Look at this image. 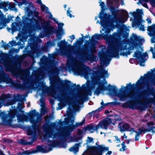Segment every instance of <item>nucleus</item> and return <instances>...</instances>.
<instances>
[{
	"label": "nucleus",
	"instance_id": "56",
	"mask_svg": "<svg viewBox=\"0 0 155 155\" xmlns=\"http://www.w3.org/2000/svg\"><path fill=\"white\" fill-rule=\"evenodd\" d=\"M84 78L86 79H88V76H87V75H85L84 76Z\"/></svg>",
	"mask_w": 155,
	"mask_h": 155
},
{
	"label": "nucleus",
	"instance_id": "43",
	"mask_svg": "<svg viewBox=\"0 0 155 155\" xmlns=\"http://www.w3.org/2000/svg\"><path fill=\"white\" fill-rule=\"evenodd\" d=\"M69 37L71 39V41H72L75 38V37L74 35H72L70 36Z\"/></svg>",
	"mask_w": 155,
	"mask_h": 155
},
{
	"label": "nucleus",
	"instance_id": "45",
	"mask_svg": "<svg viewBox=\"0 0 155 155\" xmlns=\"http://www.w3.org/2000/svg\"><path fill=\"white\" fill-rule=\"evenodd\" d=\"M137 11L138 12L140 13L141 14H142L143 13V11L142 9H137Z\"/></svg>",
	"mask_w": 155,
	"mask_h": 155
},
{
	"label": "nucleus",
	"instance_id": "5",
	"mask_svg": "<svg viewBox=\"0 0 155 155\" xmlns=\"http://www.w3.org/2000/svg\"><path fill=\"white\" fill-rule=\"evenodd\" d=\"M48 142L49 143L46 146L44 145L38 146L36 150L25 151L22 153H18L17 155H30L39 152L47 153L51 150L53 147H57V143L56 142L48 141Z\"/></svg>",
	"mask_w": 155,
	"mask_h": 155
},
{
	"label": "nucleus",
	"instance_id": "28",
	"mask_svg": "<svg viewBox=\"0 0 155 155\" xmlns=\"http://www.w3.org/2000/svg\"><path fill=\"white\" fill-rule=\"evenodd\" d=\"M149 0H139L140 2L142 4V5L144 7L147 8L148 6L146 3Z\"/></svg>",
	"mask_w": 155,
	"mask_h": 155
},
{
	"label": "nucleus",
	"instance_id": "16",
	"mask_svg": "<svg viewBox=\"0 0 155 155\" xmlns=\"http://www.w3.org/2000/svg\"><path fill=\"white\" fill-rule=\"evenodd\" d=\"M37 2L41 5V10L45 13L48 12V8L46 7L45 5L42 3L41 0H36Z\"/></svg>",
	"mask_w": 155,
	"mask_h": 155
},
{
	"label": "nucleus",
	"instance_id": "12",
	"mask_svg": "<svg viewBox=\"0 0 155 155\" xmlns=\"http://www.w3.org/2000/svg\"><path fill=\"white\" fill-rule=\"evenodd\" d=\"M74 122V120H72L71 122V123L70 124L69 126L68 127V130L69 132L72 131L76 127L83 125L85 123V121L84 120L81 122L76 123L74 125L73 123Z\"/></svg>",
	"mask_w": 155,
	"mask_h": 155
},
{
	"label": "nucleus",
	"instance_id": "8",
	"mask_svg": "<svg viewBox=\"0 0 155 155\" xmlns=\"http://www.w3.org/2000/svg\"><path fill=\"white\" fill-rule=\"evenodd\" d=\"M104 3L103 2H100V5L101 6V12L100 13L99 17L101 20L100 22L99 21H97V23L100 24L102 26H103L102 23V21H106L107 19L109 18V16H110V15H108L107 17H106L107 15L104 14Z\"/></svg>",
	"mask_w": 155,
	"mask_h": 155
},
{
	"label": "nucleus",
	"instance_id": "32",
	"mask_svg": "<svg viewBox=\"0 0 155 155\" xmlns=\"http://www.w3.org/2000/svg\"><path fill=\"white\" fill-rule=\"evenodd\" d=\"M143 77L141 76L140 78V79L136 83V85L137 86H139L140 84L141 81L143 79Z\"/></svg>",
	"mask_w": 155,
	"mask_h": 155
},
{
	"label": "nucleus",
	"instance_id": "24",
	"mask_svg": "<svg viewBox=\"0 0 155 155\" xmlns=\"http://www.w3.org/2000/svg\"><path fill=\"white\" fill-rule=\"evenodd\" d=\"M9 22V21H0V30L5 27L6 24Z\"/></svg>",
	"mask_w": 155,
	"mask_h": 155
},
{
	"label": "nucleus",
	"instance_id": "36",
	"mask_svg": "<svg viewBox=\"0 0 155 155\" xmlns=\"http://www.w3.org/2000/svg\"><path fill=\"white\" fill-rule=\"evenodd\" d=\"M65 43V42H64L63 41H61L58 44V45L59 47H61L62 46H63L64 45Z\"/></svg>",
	"mask_w": 155,
	"mask_h": 155
},
{
	"label": "nucleus",
	"instance_id": "7",
	"mask_svg": "<svg viewBox=\"0 0 155 155\" xmlns=\"http://www.w3.org/2000/svg\"><path fill=\"white\" fill-rule=\"evenodd\" d=\"M134 57H136L139 60V65L140 66H144V62L146 61V58H148V56L147 53H145L142 54L141 52L137 51L134 54Z\"/></svg>",
	"mask_w": 155,
	"mask_h": 155
},
{
	"label": "nucleus",
	"instance_id": "25",
	"mask_svg": "<svg viewBox=\"0 0 155 155\" xmlns=\"http://www.w3.org/2000/svg\"><path fill=\"white\" fill-rule=\"evenodd\" d=\"M16 23L15 22L12 23L11 25V31L13 35L14 32L16 30Z\"/></svg>",
	"mask_w": 155,
	"mask_h": 155
},
{
	"label": "nucleus",
	"instance_id": "3",
	"mask_svg": "<svg viewBox=\"0 0 155 155\" xmlns=\"http://www.w3.org/2000/svg\"><path fill=\"white\" fill-rule=\"evenodd\" d=\"M108 75L107 71L103 70L99 75V77L96 81L91 84V89H93L95 87L97 88L94 92L95 94L98 95L100 93L105 90L104 86L105 84L107 83V82L104 77H107Z\"/></svg>",
	"mask_w": 155,
	"mask_h": 155
},
{
	"label": "nucleus",
	"instance_id": "26",
	"mask_svg": "<svg viewBox=\"0 0 155 155\" xmlns=\"http://www.w3.org/2000/svg\"><path fill=\"white\" fill-rule=\"evenodd\" d=\"M133 85H132L130 83L129 84H127V86L125 87L122 86L121 87V89H124V88H125L126 89H132V88H133Z\"/></svg>",
	"mask_w": 155,
	"mask_h": 155
},
{
	"label": "nucleus",
	"instance_id": "58",
	"mask_svg": "<svg viewBox=\"0 0 155 155\" xmlns=\"http://www.w3.org/2000/svg\"><path fill=\"white\" fill-rule=\"evenodd\" d=\"M121 4L122 5H123L124 4V1H121Z\"/></svg>",
	"mask_w": 155,
	"mask_h": 155
},
{
	"label": "nucleus",
	"instance_id": "61",
	"mask_svg": "<svg viewBox=\"0 0 155 155\" xmlns=\"http://www.w3.org/2000/svg\"><path fill=\"white\" fill-rule=\"evenodd\" d=\"M15 42V41H12L11 42V44L12 45H14L13 44Z\"/></svg>",
	"mask_w": 155,
	"mask_h": 155
},
{
	"label": "nucleus",
	"instance_id": "21",
	"mask_svg": "<svg viewBox=\"0 0 155 155\" xmlns=\"http://www.w3.org/2000/svg\"><path fill=\"white\" fill-rule=\"evenodd\" d=\"M9 21L5 18V16L4 15L2 12L0 10V21Z\"/></svg>",
	"mask_w": 155,
	"mask_h": 155
},
{
	"label": "nucleus",
	"instance_id": "18",
	"mask_svg": "<svg viewBox=\"0 0 155 155\" xmlns=\"http://www.w3.org/2000/svg\"><path fill=\"white\" fill-rule=\"evenodd\" d=\"M113 103L112 102H109L107 103H104L103 100H102L101 102V107H99L98 109V110L99 111L105 108L110 104Z\"/></svg>",
	"mask_w": 155,
	"mask_h": 155
},
{
	"label": "nucleus",
	"instance_id": "34",
	"mask_svg": "<svg viewBox=\"0 0 155 155\" xmlns=\"http://www.w3.org/2000/svg\"><path fill=\"white\" fill-rule=\"evenodd\" d=\"M25 10L26 12L29 14H31L32 12L30 10V9L29 7H26L25 8Z\"/></svg>",
	"mask_w": 155,
	"mask_h": 155
},
{
	"label": "nucleus",
	"instance_id": "44",
	"mask_svg": "<svg viewBox=\"0 0 155 155\" xmlns=\"http://www.w3.org/2000/svg\"><path fill=\"white\" fill-rule=\"evenodd\" d=\"M150 51H152V53L153 54V58H155V54L154 53V52L153 51V48L151 47L150 48Z\"/></svg>",
	"mask_w": 155,
	"mask_h": 155
},
{
	"label": "nucleus",
	"instance_id": "20",
	"mask_svg": "<svg viewBox=\"0 0 155 155\" xmlns=\"http://www.w3.org/2000/svg\"><path fill=\"white\" fill-rule=\"evenodd\" d=\"M8 9H9L11 11H13L17 12L18 11L17 9L15 6L14 4L12 3H10L9 4V7Z\"/></svg>",
	"mask_w": 155,
	"mask_h": 155
},
{
	"label": "nucleus",
	"instance_id": "1",
	"mask_svg": "<svg viewBox=\"0 0 155 155\" xmlns=\"http://www.w3.org/2000/svg\"><path fill=\"white\" fill-rule=\"evenodd\" d=\"M102 22L103 25H101L103 28L102 30L100 31L101 34H96L93 36L92 38L93 39H98L103 37L109 43L111 51L110 56L118 58L119 52L121 55L123 56L129 55L132 52V50L140 45L142 42L144 41L143 39L133 34L131 38L132 40V42L122 44L119 41L117 38H113V36L108 35L110 31L106 26V21H102Z\"/></svg>",
	"mask_w": 155,
	"mask_h": 155
},
{
	"label": "nucleus",
	"instance_id": "29",
	"mask_svg": "<svg viewBox=\"0 0 155 155\" xmlns=\"http://www.w3.org/2000/svg\"><path fill=\"white\" fill-rule=\"evenodd\" d=\"M39 14V13L38 12H35V17L38 18V19L40 21H41L42 23H44L45 22V21L42 18L40 17H38V15Z\"/></svg>",
	"mask_w": 155,
	"mask_h": 155
},
{
	"label": "nucleus",
	"instance_id": "42",
	"mask_svg": "<svg viewBox=\"0 0 155 155\" xmlns=\"http://www.w3.org/2000/svg\"><path fill=\"white\" fill-rule=\"evenodd\" d=\"M115 137L116 140L117 141V143H120V140L119 138L118 137L116 136H115Z\"/></svg>",
	"mask_w": 155,
	"mask_h": 155
},
{
	"label": "nucleus",
	"instance_id": "59",
	"mask_svg": "<svg viewBox=\"0 0 155 155\" xmlns=\"http://www.w3.org/2000/svg\"><path fill=\"white\" fill-rule=\"evenodd\" d=\"M128 33H126V35L125 36H123V37H127L128 36Z\"/></svg>",
	"mask_w": 155,
	"mask_h": 155
},
{
	"label": "nucleus",
	"instance_id": "50",
	"mask_svg": "<svg viewBox=\"0 0 155 155\" xmlns=\"http://www.w3.org/2000/svg\"><path fill=\"white\" fill-rule=\"evenodd\" d=\"M23 3L21 2H18V5L19 7H21Z\"/></svg>",
	"mask_w": 155,
	"mask_h": 155
},
{
	"label": "nucleus",
	"instance_id": "2",
	"mask_svg": "<svg viewBox=\"0 0 155 155\" xmlns=\"http://www.w3.org/2000/svg\"><path fill=\"white\" fill-rule=\"evenodd\" d=\"M120 0H107V2L108 5H111L110 10L112 14L116 18L118 13H120L121 15L117 18V20L120 22H124L127 19L128 14L126 10L118 9Z\"/></svg>",
	"mask_w": 155,
	"mask_h": 155
},
{
	"label": "nucleus",
	"instance_id": "53",
	"mask_svg": "<svg viewBox=\"0 0 155 155\" xmlns=\"http://www.w3.org/2000/svg\"><path fill=\"white\" fill-rule=\"evenodd\" d=\"M127 138V137L125 135V134H124L123 137L122 138V140H123L124 138L126 139V138Z\"/></svg>",
	"mask_w": 155,
	"mask_h": 155
},
{
	"label": "nucleus",
	"instance_id": "62",
	"mask_svg": "<svg viewBox=\"0 0 155 155\" xmlns=\"http://www.w3.org/2000/svg\"><path fill=\"white\" fill-rule=\"evenodd\" d=\"M121 144H122V146H123V145H125V143H124V142H122V143Z\"/></svg>",
	"mask_w": 155,
	"mask_h": 155
},
{
	"label": "nucleus",
	"instance_id": "6",
	"mask_svg": "<svg viewBox=\"0 0 155 155\" xmlns=\"http://www.w3.org/2000/svg\"><path fill=\"white\" fill-rule=\"evenodd\" d=\"M109 150V147L104 146L98 145L97 147L91 146L89 149V155H102L103 152H106Z\"/></svg>",
	"mask_w": 155,
	"mask_h": 155
},
{
	"label": "nucleus",
	"instance_id": "51",
	"mask_svg": "<svg viewBox=\"0 0 155 155\" xmlns=\"http://www.w3.org/2000/svg\"><path fill=\"white\" fill-rule=\"evenodd\" d=\"M89 82L88 81H87V82L85 84H84V85H86L87 87H88L89 86Z\"/></svg>",
	"mask_w": 155,
	"mask_h": 155
},
{
	"label": "nucleus",
	"instance_id": "4",
	"mask_svg": "<svg viewBox=\"0 0 155 155\" xmlns=\"http://www.w3.org/2000/svg\"><path fill=\"white\" fill-rule=\"evenodd\" d=\"M119 116L117 115H115L111 118H107L103 120L101 122L96 126L92 125L88 126L87 127V130L90 132L93 133L95 130L102 128L106 129L108 126L112 124L115 125L116 121L119 120Z\"/></svg>",
	"mask_w": 155,
	"mask_h": 155
},
{
	"label": "nucleus",
	"instance_id": "38",
	"mask_svg": "<svg viewBox=\"0 0 155 155\" xmlns=\"http://www.w3.org/2000/svg\"><path fill=\"white\" fill-rule=\"evenodd\" d=\"M59 147L64 148H66L67 147V144L65 143H62L61 144Z\"/></svg>",
	"mask_w": 155,
	"mask_h": 155
},
{
	"label": "nucleus",
	"instance_id": "19",
	"mask_svg": "<svg viewBox=\"0 0 155 155\" xmlns=\"http://www.w3.org/2000/svg\"><path fill=\"white\" fill-rule=\"evenodd\" d=\"M68 138L69 139V140L68 141V140H66V141L67 142H75L78 141L79 140H81L80 139H78L76 136L69 137H68Z\"/></svg>",
	"mask_w": 155,
	"mask_h": 155
},
{
	"label": "nucleus",
	"instance_id": "46",
	"mask_svg": "<svg viewBox=\"0 0 155 155\" xmlns=\"http://www.w3.org/2000/svg\"><path fill=\"white\" fill-rule=\"evenodd\" d=\"M146 20L148 23L150 24L151 23V20L150 18H147Z\"/></svg>",
	"mask_w": 155,
	"mask_h": 155
},
{
	"label": "nucleus",
	"instance_id": "39",
	"mask_svg": "<svg viewBox=\"0 0 155 155\" xmlns=\"http://www.w3.org/2000/svg\"><path fill=\"white\" fill-rule=\"evenodd\" d=\"M126 149V146L125 145L122 146V148L120 149V151H124Z\"/></svg>",
	"mask_w": 155,
	"mask_h": 155
},
{
	"label": "nucleus",
	"instance_id": "37",
	"mask_svg": "<svg viewBox=\"0 0 155 155\" xmlns=\"http://www.w3.org/2000/svg\"><path fill=\"white\" fill-rule=\"evenodd\" d=\"M31 115L32 116L37 115V114L36 113V111L35 110H33L30 112Z\"/></svg>",
	"mask_w": 155,
	"mask_h": 155
},
{
	"label": "nucleus",
	"instance_id": "63",
	"mask_svg": "<svg viewBox=\"0 0 155 155\" xmlns=\"http://www.w3.org/2000/svg\"><path fill=\"white\" fill-rule=\"evenodd\" d=\"M67 5H64V8H65L67 7Z\"/></svg>",
	"mask_w": 155,
	"mask_h": 155
},
{
	"label": "nucleus",
	"instance_id": "55",
	"mask_svg": "<svg viewBox=\"0 0 155 155\" xmlns=\"http://www.w3.org/2000/svg\"><path fill=\"white\" fill-rule=\"evenodd\" d=\"M134 59H131L130 60V62L131 63H133V61Z\"/></svg>",
	"mask_w": 155,
	"mask_h": 155
},
{
	"label": "nucleus",
	"instance_id": "22",
	"mask_svg": "<svg viewBox=\"0 0 155 155\" xmlns=\"http://www.w3.org/2000/svg\"><path fill=\"white\" fill-rule=\"evenodd\" d=\"M8 47V45L4 42L3 41H2L1 42H0V48H4L5 49H6Z\"/></svg>",
	"mask_w": 155,
	"mask_h": 155
},
{
	"label": "nucleus",
	"instance_id": "27",
	"mask_svg": "<svg viewBox=\"0 0 155 155\" xmlns=\"http://www.w3.org/2000/svg\"><path fill=\"white\" fill-rule=\"evenodd\" d=\"M52 19L53 20L58 24V26L59 28H61L64 25V24L63 23H58L57 19L55 18H53Z\"/></svg>",
	"mask_w": 155,
	"mask_h": 155
},
{
	"label": "nucleus",
	"instance_id": "35",
	"mask_svg": "<svg viewBox=\"0 0 155 155\" xmlns=\"http://www.w3.org/2000/svg\"><path fill=\"white\" fill-rule=\"evenodd\" d=\"M143 20L142 19H140L139 20H137L136 21V22L137 24L138 25L140 24H142V23H143Z\"/></svg>",
	"mask_w": 155,
	"mask_h": 155
},
{
	"label": "nucleus",
	"instance_id": "11",
	"mask_svg": "<svg viewBox=\"0 0 155 155\" xmlns=\"http://www.w3.org/2000/svg\"><path fill=\"white\" fill-rule=\"evenodd\" d=\"M148 34L151 38V42L152 43L155 42V24L147 28Z\"/></svg>",
	"mask_w": 155,
	"mask_h": 155
},
{
	"label": "nucleus",
	"instance_id": "30",
	"mask_svg": "<svg viewBox=\"0 0 155 155\" xmlns=\"http://www.w3.org/2000/svg\"><path fill=\"white\" fill-rule=\"evenodd\" d=\"M87 143H93V139L92 138L90 137H88L87 139L86 140Z\"/></svg>",
	"mask_w": 155,
	"mask_h": 155
},
{
	"label": "nucleus",
	"instance_id": "49",
	"mask_svg": "<svg viewBox=\"0 0 155 155\" xmlns=\"http://www.w3.org/2000/svg\"><path fill=\"white\" fill-rule=\"evenodd\" d=\"M112 152L111 151H109L107 152V153H106V155H110L112 153Z\"/></svg>",
	"mask_w": 155,
	"mask_h": 155
},
{
	"label": "nucleus",
	"instance_id": "41",
	"mask_svg": "<svg viewBox=\"0 0 155 155\" xmlns=\"http://www.w3.org/2000/svg\"><path fill=\"white\" fill-rule=\"evenodd\" d=\"M139 29L142 31H144L145 30L144 29V26L143 25H141L139 28Z\"/></svg>",
	"mask_w": 155,
	"mask_h": 155
},
{
	"label": "nucleus",
	"instance_id": "17",
	"mask_svg": "<svg viewBox=\"0 0 155 155\" xmlns=\"http://www.w3.org/2000/svg\"><path fill=\"white\" fill-rule=\"evenodd\" d=\"M8 2H2L0 0V9H3L5 12L7 11L8 9L7 8Z\"/></svg>",
	"mask_w": 155,
	"mask_h": 155
},
{
	"label": "nucleus",
	"instance_id": "40",
	"mask_svg": "<svg viewBox=\"0 0 155 155\" xmlns=\"http://www.w3.org/2000/svg\"><path fill=\"white\" fill-rule=\"evenodd\" d=\"M54 29V28L52 26H50L49 27V30L50 33L52 32Z\"/></svg>",
	"mask_w": 155,
	"mask_h": 155
},
{
	"label": "nucleus",
	"instance_id": "64",
	"mask_svg": "<svg viewBox=\"0 0 155 155\" xmlns=\"http://www.w3.org/2000/svg\"><path fill=\"white\" fill-rule=\"evenodd\" d=\"M81 131V130H78V134H80Z\"/></svg>",
	"mask_w": 155,
	"mask_h": 155
},
{
	"label": "nucleus",
	"instance_id": "9",
	"mask_svg": "<svg viewBox=\"0 0 155 155\" xmlns=\"http://www.w3.org/2000/svg\"><path fill=\"white\" fill-rule=\"evenodd\" d=\"M118 127L121 132L125 131H128L131 134L134 132V129L130 127V125L127 123H121L118 124Z\"/></svg>",
	"mask_w": 155,
	"mask_h": 155
},
{
	"label": "nucleus",
	"instance_id": "13",
	"mask_svg": "<svg viewBox=\"0 0 155 155\" xmlns=\"http://www.w3.org/2000/svg\"><path fill=\"white\" fill-rule=\"evenodd\" d=\"M82 142V140H81V141L79 143L75 144L73 147L69 149V150L73 152L74 153H76L78 151L79 147Z\"/></svg>",
	"mask_w": 155,
	"mask_h": 155
},
{
	"label": "nucleus",
	"instance_id": "10",
	"mask_svg": "<svg viewBox=\"0 0 155 155\" xmlns=\"http://www.w3.org/2000/svg\"><path fill=\"white\" fill-rule=\"evenodd\" d=\"M82 64L79 61L74 62L73 64L72 71L75 74H79L81 71Z\"/></svg>",
	"mask_w": 155,
	"mask_h": 155
},
{
	"label": "nucleus",
	"instance_id": "23",
	"mask_svg": "<svg viewBox=\"0 0 155 155\" xmlns=\"http://www.w3.org/2000/svg\"><path fill=\"white\" fill-rule=\"evenodd\" d=\"M115 95L118 97L120 99L121 101L124 100L127 97V96L125 94H115Z\"/></svg>",
	"mask_w": 155,
	"mask_h": 155
},
{
	"label": "nucleus",
	"instance_id": "54",
	"mask_svg": "<svg viewBox=\"0 0 155 155\" xmlns=\"http://www.w3.org/2000/svg\"><path fill=\"white\" fill-rule=\"evenodd\" d=\"M7 30L8 31H10L11 30V28H9L8 27H7Z\"/></svg>",
	"mask_w": 155,
	"mask_h": 155
},
{
	"label": "nucleus",
	"instance_id": "52",
	"mask_svg": "<svg viewBox=\"0 0 155 155\" xmlns=\"http://www.w3.org/2000/svg\"><path fill=\"white\" fill-rule=\"evenodd\" d=\"M151 3L153 5L155 6V0L152 1L151 2Z\"/></svg>",
	"mask_w": 155,
	"mask_h": 155
},
{
	"label": "nucleus",
	"instance_id": "47",
	"mask_svg": "<svg viewBox=\"0 0 155 155\" xmlns=\"http://www.w3.org/2000/svg\"><path fill=\"white\" fill-rule=\"evenodd\" d=\"M27 17L26 16H24L22 17V19L24 21H26L27 19Z\"/></svg>",
	"mask_w": 155,
	"mask_h": 155
},
{
	"label": "nucleus",
	"instance_id": "31",
	"mask_svg": "<svg viewBox=\"0 0 155 155\" xmlns=\"http://www.w3.org/2000/svg\"><path fill=\"white\" fill-rule=\"evenodd\" d=\"M30 121L31 123L33 125L37 123V120H34L33 118L32 117H31L30 119Z\"/></svg>",
	"mask_w": 155,
	"mask_h": 155
},
{
	"label": "nucleus",
	"instance_id": "57",
	"mask_svg": "<svg viewBox=\"0 0 155 155\" xmlns=\"http://www.w3.org/2000/svg\"><path fill=\"white\" fill-rule=\"evenodd\" d=\"M27 134L29 135H31V134L30 132L29 131H28Z\"/></svg>",
	"mask_w": 155,
	"mask_h": 155
},
{
	"label": "nucleus",
	"instance_id": "15",
	"mask_svg": "<svg viewBox=\"0 0 155 155\" xmlns=\"http://www.w3.org/2000/svg\"><path fill=\"white\" fill-rule=\"evenodd\" d=\"M147 130L144 128H141L139 129V131L137 132V131H134V132L136 133V135L135 137V140L136 141L138 140L139 138V136L140 134L142 132H145Z\"/></svg>",
	"mask_w": 155,
	"mask_h": 155
},
{
	"label": "nucleus",
	"instance_id": "14",
	"mask_svg": "<svg viewBox=\"0 0 155 155\" xmlns=\"http://www.w3.org/2000/svg\"><path fill=\"white\" fill-rule=\"evenodd\" d=\"M92 94L91 92L90 91H82L80 93V98L81 101L83 100L84 99L87 95H91Z\"/></svg>",
	"mask_w": 155,
	"mask_h": 155
},
{
	"label": "nucleus",
	"instance_id": "48",
	"mask_svg": "<svg viewBox=\"0 0 155 155\" xmlns=\"http://www.w3.org/2000/svg\"><path fill=\"white\" fill-rule=\"evenodd\" d=\"M148 124L150 125H154V123L153 122H148Z\"/></svg>",
	"mask_w": 155,
	"mask_h": 155
},
{
	"label": "nucleus",
	"instance_id": "60",
	"mask_svg": "<svg viewBox=\"0 0 155 155\" xmlns=\"http://www.w3.org/2000/svg\"><path fill=\"white\" fill-rule=\"evenodd\" d=\"M52 15H51V14H50L49 18H52Z\"/></svg>",
	"mask_w": 155,
	"mask_h": 155
},
{
	"label": "nucleus",
	"instance_id": "33",
	"mask_svg": "<svg viewBox=\"0 0 155 155\" xmlns=\"http://www.w3.org/2000/svg\"><path fill=\"white\" fill-rule=\"evenodd\" d=\"M67 15L68 16H69L70 18H71L72 17H74L71 13L72 12L70 10L69 8L68 9L67 11Z\"/></svg>",
	"mask_w": 155,
	"mask_h": 155
}]
</instances>
